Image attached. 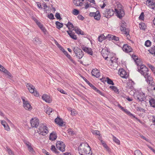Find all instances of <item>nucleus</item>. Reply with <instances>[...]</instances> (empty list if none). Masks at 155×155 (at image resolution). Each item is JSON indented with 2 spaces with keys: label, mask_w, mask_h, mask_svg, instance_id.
<instances>
[{
  "label": "nucleus",
  "mask_w": 155,
  "mask_h": 155,
  "mask_svg": "<svg viewBox=\"0 0 155 155\" xmlns=\"http://www.w3.org/2000/svg\"><path fill=\"white\" fill-rule=\"evenodd\" d=\"M79 153L81 155H92V151L88 144L86 143L81 144L78 147Z\"/></svg>",
  "instance_id": "1"
},
{
  "label": "nucleus",
  "mask_w": 155,
  "mask_h": 155,
  "mask_svg": "<svg viewBox=\"0 0 155 155\" xmlns=\"http://www.w3.org/2000/svg\"><path fill=\"white\" fill-rule=\"evenodd\" d=\"M138 71L141 74L143 75L144 77H146V76L149 74L148 68L144 65H142L140 67V69L138 68Z\"/></svg>",
  "instance_id": "2"
},
{
  "label": "nucleus",
  "mask_w": 155,
  "mask_h": 155,
  "mask_svg": "<svg viewBox=\"0 0 155 155\" xmlns=\"http://www.w3.org/2000/svg\"><path fill=\"white\" fill-rule=\"evenodd\" d=\"M73 49L77 58L80 59L83 57L84 56V53L81 49L76 47H73Z\"/></svg>",
  "instance_id": "3"
},
{
  "label": "nucleus",
  "mask_w": 155,
  "mask_h": 155,
  "mask_svg": "<svg viewBox=\"0 0 155 155\" xmlns=\"http://www.w3.org/2000/svg\"><path fill=\"white\" fill-rule=\"evenodd\" d=\"M134 97L135 99L139 101H143L146 99L145 94L140 92H136L134 94Z\"/></svg>",
  "instance_id": "4"
},
{
  "label": "nucleus",
  "mask_w": 155,
  "mask_h": 155,
  "mask_svg": "<svg viewBox=\"0 0 155 155\" xmlns=\"http://www.w3.org/2000/svg\"><path fill=\"white\" fill-rule=\"evenodd\" d=\"M26 86L30 93L33 94L35 96L38 97L39 96V93L35 90V87L29 83H27Z\"/></svg>",
  "instance_id": "5"
},
{
  "label": "nucleus",
  "mask_w": 155,
  "mask_h": 155,
  "mask_svg": "<svg viewBox=\"0 0 155 155\" xmlns=\"http://www.w3.org/2000/svg\"><path fill=\"white\" fill-rule=\"evenodd\" d=\"M120 29L121 31L127 35V38L128 39V37L130 38L129 35V30L127 28H126V23L125 22H124L121 24L120 25Z\"/></svg>",
  "instance_id": "6"
},
{
  "label": "nucleus",
  "mask_w": 155,
  "mask_h": 155,
  "mask_svg": "<svg viewBox=\"0 0 155 155\" xmlns=\"http://www.w3.org/2000/svg\"><path fill=\"white\" fill-rule=\"evenodd\" d=\"M39 134L43 136L45 135L48 132L47 127L43 124L39 127Z\"/></svg>",
  "instance_id": "7"
},
{
  "label": "nucleus",
  "mask_w": 155,
  "mask_h": 155,
  "mask_svg": "<svg viewBox=\"0 0 155 155\" xmlns=\"http://www.w3.org/2000/svg\"><path fill=\"white\" fill-rule=\"evenodd\" d=\"M114 11L113 9H106L104 12L103 14L104 16L106 18H108L114 15Z\"/></svg>",
  "instance_id": "8"
},
{
  "label": "nucleus",
  "mask_w": 155,
  "mask_h": 155,
  "mask_svg": "<svg viewBox=\"0 0 155 155\" xmlns=\"http://www.w3.org/2000/svg\"><path fill=\"white\" fill-rule=\"evenodd\" d=\"M56 146L57 148L61 151L63 152L65 151V145L64 142L60 141L57 142Z\"/></svg>",
  "instance_id": "9"
},
{
  "label": "nucleus",
  "mask_w": 155,
  "mask_h": 155,
  "mask_svg": "<svg viewBox=\"0 0 155 155\" xmlns=\"http://www.w3.org/2000/svg\"><path fill=\"white\" fill-rule=\"evenodd\" d=\"M30 123L32 127H37L39 124V121L38 119L32 118L30 120Z\"/></svg>",
  "instance_id": "10"
},
{
  "label": "nucleus",
  "mask_w": 155,
  "mask_h": 155,
  "mask_svg": "<svg viewBox=\"0 0 155 155\" xmlns=\"http://www.w3.org/2000/svg\"><path fill=\"white\" fill-rule=\"evenodd\" d=\"M115 12H116L117 16L120 18H121L125 15V13L124 10L122 8L120 9L119 10L116 8H115Z\"/></svg>",
  "instance_id": "11"
},
{
  "label": "nucleus",
  "mask_w": 155,
  "mask_h": 155,
  "mask_svg": "<svg viewBox=\"0 0 155 155\" xmlns=\"http://www.w3.org/2000/svg\"><path fill=\"white\" fill-rule=\"evenodd\" d=\"M118 74L120 75L124 78H127L128 75L126 71L123 68L120 69L118 71Z\"/></svg>",
  "instance_id": "12"
},
{
  "label": "nucleus",
  "mask_w": 155,
  "mask_h": 155,
  "mask_svg": "<svg viewBox=\"0 0 155 155\" xmlns=\"http://www.w3.org/2000/svg\"><path fill=\"white\" fill-rule=\"evenodd\" d=\"M148 84L152 86H154L155 83L153 81V78L151 76L150 74L144 77Z\"/></svg>",
  "instance_id": "13"
},
{
  "label": "nucleus",
  "mask_w": 155,
  "mask_h": 155,
  "mask_svg": "<svg viewBox=\"0 0 155 155\" xmlns=\"http://www.w3.org/2000/svg\"><path fill=\"white\" fill-rule=\"evenodd\" d=\"M81 48L84 52L87 53L88 54L91 55H93V51L91 48L87 47L84 45L81 46Z\"/></svg>",
  "instance_id": "14"
},
{
  "label": "nucleus",
  "mask_w": 155,
  "mask_h": 155,
  "mask_svg": "<svg viewBox=\"0 0 155 155\" xmlns=\"http://www.w3.org/2000/svg\"><path fill=\"white\" fill-rule=\"evenodd\" d=\"M146 4L149 8L152 9H154L155 8V2L154 0H147Z\"/></svg>",
  "instance_id": "15"
},
{
  "label": "nucleus",
  "mask_w": 155,
  "mask_h": 155,
  "mask_svg": "<svg viewBox=\"0 0 155 155\" xmlns=\"http://www.w3.org/2000/svg\"><path fill=\"white\" fill-rule=\"evenodd\" d=\"M110 51L108 50H107L106 49H103L101 52V54L104 58L105 60H107L109 57L108 56L110 54Z\"/></svg>",
  "instance_id": "16"
},
{
  "label": "nucleus",
  "mask_w": 155,
  "mask_h": 155,
  "mask_svg": "<svg viewBox=\"0 0 155 155\" xmlns=\"http://www.w3.org/2000/svg\"><path fill=\"white\" fill-rule=\"evenodd\" d=\"M122 49L124 51L127 53L131 52L132 50V48L131 47L128 46L127 44L124 45Z\"/></svg>",
  "instance_id": "17"
},
{
  "label": "nucleus",
  "mask_w": 155,
  "mask_h": 155,
  "mask_svg": "<svg viewBox=\"0 0 155 155\" xmlns=\"http://www.w3.org/2000/svg\"><path fill=\"white\" fill-rule=\"evenodd\" d=\"M91 73L92 75L95 76L96 78H98L100 75V73L99 70L97 69H93Z\"/></svg>",
  "instance_id": "18"
},
{
  "label": "nucleus",
  "mask_w": 155,
  "mask_h": 155,
  "mask_svg": "<svg viewBox=\"0 0 155 155\" xmlns=\"http://www.w3.org/2000/svg\"><path fill=\"white\" fill-rule=\"evenodd\" d=\"M42 98L46 102L48 103H50L51 101L50 96L47 94H43L42 97Z\"/></svg>",
  "instance_id": "19"
},
{
  "label": "nucleus",
  "mask_w": 155,
  "mask_h": 155,
  "mask_svg": "<svg viewBox=\"0 0 155 155\" xmlns=\"http://www.w3.org/2000/svg\"><path fill=\"white\" fill-rule=\"evenodd\" d=\"M55 123L59 125L60 126H62L64 124V122L62 119L58 117H57L55 119Z\"/></svg>",
  "instance_id": "20"
},
{
  "label": "nucleus",
  "mask_w": 155,
  "mask_h": 155,
  "mask_svg": "<svg viewBox=\"0 0 155 155\" xmlns=\"http://www.w3.org/2000/svg\"><path fill=\"white\" fill-rule=\"evenodd\" d=\"M106 38H108L110 40H114L116 41H117L119 40V38L118 37L110 35H108L107 36Z\"/></svg>",
  "instance_id": "21"
},
{
  "label": "nucleus",
  "mask_w": 155,
  "mask_h": 155,
  "mask_svg": "<svg viewBox=\"0 0 155 155\" xmlns=\"http://www.w3.org/2000/svg\"><path fill=\"white\" fill-rule=\"evenodd\" d=\"M101 81L103 82L107 81V83L109 84H111L112 85H114V84L113 81L107 77L106 78V79L105 80H104L103 78L101 79Z\"/></svg>",
  "instance_id": "22"
},
{
  "label": "nucleus",
  "mask_w": 155,
  "mask_h": 155,
  "mask_svg": "<svg viewBox=\"0 0 155 155\" xmlns=\"http://www.w3.org/2000/svg\"><path fill=\"white\" fill-rule=\"evenodd\" d=\"M57 138V134L55 132H53L50 134L49 139L52 141L55 140Z\"/></svg>",
  "instance_id": "23"
},
{
  "label": "nucleus",
  "mask_w": 155,
  "mask_h": 155,
  "mask_svg": "<svg viewBox=\"0 0 155 155\" xmlns=\"http://www.w3.org/2000/svg\"><path fill=\"white\" fill-rule=\"evenodd\" d=\"M67 32L72 39L75 40L77 39V36L75 35L74 32H73L71 31H67Z\"/></svg>",
  "instance_id": "24"
},
{
  "label": "nucleus",
  "mask_w": 155,
  "mask_h": 155,
  "mask_svg": "<svg viewBox=\"0 0 155 155\" xmlns=\"http://www.w3.org/2000/svg\"><path fill=\"white\" fill-rule=\"evenodd\" d=\"M84 0H73V3L76 6H81Z\"/></svg>",
  "instance_id": "25"
},
{
  "label": "nucleus",
  "mask_w": 155,
  "mask_h": 155,
  "mask_svg": "<svg viewBox=\"0 0 155 155\" xmlns=\"http://www.w3.org/2000/svg\"><path fill=\"white\" fill-rule=\"evenodd\" d=\"M23 107L25 108L28 110H31L32 109V107L31 106L30 104L28 102V101L23 104Z\"/></svg>",
  "instance_id": "26"
},
{
  "label": "nucleus",
  "mask_w": 155,
  "mask_h": 155,
  "mask_svg": "<svg viewBox=\"0 0 155 155\" xmlns=\"http://www.w3.org/2000/svg\"><path fill=\"white\" fill-rule=\"evenodd\" d=\"M95 15H94V18L97 20H99L101 18V15L100 12L99 11H97V12H95Z\"/></svg>",
  "instance_id": "27"
},
{
  "label": "nucleus",
  "mask_w": 155,
  "mask_h": 155,
  "mask_svg": "<svg viewBox=\"0 0 155 155\" xmlns=\"http://www.w3.org/2000/svg\"><path fill=\"white\" fill-rule=\"evenodd\" d=\"M55 25L56 28L59 29L63 27V24L62 23H60L58 21L56 22Z\"/></svg>",
  "instance_id": "28"
},
{
  "label": "nucleus",
  "mask_w": 155,
  "mask_h": 155,
  "mask_svg": "<svg viewBox=\"0 0 155 155\" xmlns=\"http://www.w3.org/2000/svg\"><path fill=\"white\" fill-rule=\"evenodd\" d=\"M51 150L57 154H58L60 153L58 151L57 149L55 148V146L54 145H51Z\"/></svg>",
  "instance_id": "29"
},
{
  "label": "nucleus",
  "mask_w": 155,
  "mask_h": 155,
  "mask_svg": "<svg viewBox=\"0 0 155 155\" xmlns=\"http://www.w3.org/2000/svg\"><path fill=\"white\" fill-rule=\"evenodd\" d=\"M149 101L150 105L153 107H155V99L152 98Z\"/></svg>",
  "instance_id": "30"
},
{
  "label": "nucleus",
  "mask_w": 155,
  "mask_h": 155,
  "mask_svg": "<svg viewBox=\"0 0 155 155\" xmlns=\"http://www.w3.org/2000/svg\"><path fill=\"white\" fill-rule=\"evenodd\" d=\"M139 27L140 29L145 30L146 28V25L145 24L142 22L139 24Z\"/></svg>",
  "instance_id": "31"
},
{
  "label": "nucleus",
  "mask_w": 155,
  "mask_h": 155,
  "mask_svg": "<svg viewBox=\"0 0 155 155\" xmlns=\"http://www.w3.org/2000/svg\"><path fill=\"white\" fill-rule=\"evenodd\" d=\"M110 88L116 93L117 94L119 93V90L116 87L113 86H110Z\"/></svg>",
  "instance_id": "32"
},
{
  "label": "nucleus",
  "mask_w": 155,
  "mask_h": 155,
  "mask_svg": "<svg viewBox=\"0 0 155 155\" xmlns=\"http://www.w3.org/2000/svg\"><path fill=\"white\" fill-rule=\"evenodd\" d=\"M0 71L3 72L5 74L7 75L9 71H8L3 66H2L1 65H0Z\"/></svg>",
  "instance_id": "33"
},
{
  "label": "nucleus",
  "mask_w": 155,
  "mask_h": 155,
  "mask_svg": "<svg viewBox=\"0 0 155 155\" xmlns=\"http://www.w3.org/2000/svg\"><path fill=\"white\" fill-rule=\"evenodd\" d=\"M65 25H66V27L68 28V29L69 30L71 28H73L74 29V28L73 24L71 23L70 22H68V24H65Z\"/></svg>",
  "instance_id": "34"
},
{
  "label": "nucleus",
  "mask_w": 155,
  "mask_h": 155,
  "mask_svg": "<svg viewBox=\"0 0 155 155\" xmlns=\"http://www.w3.org/2000/svg\"><path fill=\"white\" fill-rule=\"evenodd\" d=\"M67 131L68 133L71 136H74V135H76L75 133L74 132V131H73L72 130V129L71 128L68 129V130H67Z\"/></svg>",
  "instance_id": "35"
},
{
  "label": "nucleus",
  "mask_w": 155,
  "mask_h": 155,
  "mask_svg": "<svg viewBox=\"0 0 155 155\" xmlns=\"http://www.w3.org/2000/svg\"><path fill=\"white\" fill-rule=\"evenodd\" d=\"M133 59H134L135 60V61L136 64L137 66H140L141 65V63L140 61H139V60L138 58H136V60L135 58H134V57H133Z\"/></svg>",
  "instance_id": "36"
},
{
  "label": "nucleus",
  "mask_w": 155,
  "mask_h": 155,
  "mask_svg": "<svg viewBox=\"0 0 155 155\" xmlns=\"http://www.w3.org/2000/svg\"><path fill=\"white\" fill-rule=\"evenodd\" d=\"M6 150L9 155H14V152L8 147H6Z\"/></svg>",
  "instance_id": "37"
},
{
  "label": "nucleus",
  "mask_w": 155,
  "mask_h": 155,
  "mask_svg": "<svg viewBox=\"0 0 155 155\" xmlns=\"http://www.w3.org/2000/svg\"><path fill=\"white\" fill-rule=\"evenodd\" d=\"M75 31L76 33L77 34L79 35L80 34H81V30L78 28L77 27H75L73 29Z\"/></svg>",
  "instance_id": "38"
},
{
  "label": "nucleus",
  "mask_w": 155,
  "mask_h": 155,
  "mask_svg": "<svg viewBox=\"0 0 155 155\" xmlns=\"http://www.w3.org/2000/svg\"><path fill=\"white\" fill-rule=\"evenodd\" d=\"M113 137V141L117 144H120V141L115 136L111 134Z\"/></svg>",
  "instance_id": "39"
},
{
  "label": "nucleus",
  "mask_w": 155,
  "mask_h": 155,
  "mask_svg": "<svg viewBox=\"0 0 155 155\" xmlns=\"http://www.w3.org/2000/svg\"><path fill=\"white\" fill-rule=\"evenodd\" d=\"M33 41L36 44H40L41 43V41L38 38H35L33 39Z\"/></svg>",
  "instance_id": "40"
},
{
  "label": "nucleus",
  "mask_w": 155,
  "mask_h": 155,
  "mask_svg": "<svg viewBox=\"0 0 155 155\" xmlns=\"http://www.w3.org/2000/svg\"><path fill=\"white\" fill-rule=\"evenodd\" d=\"M149 51L152 54H155V46H152L149 50Z\"/></svg>",
  "instance_id": "41"
},
{
  "label": "nucleus",
  "mask_w": 155,
  "mask_h": 155,
  "mask_svg": "<svg viewBox=\"0 0 155 155\" xmlns=\"http://www.w3.org/2000/svg\"><path fill=\"white\" fill-rule=\"evenodd\" d=\"M66 57L68 58L70 61L73 63L74 64H76L75 62L72 59L70 55L68 54L66 55Z\"/></svg>",
  "instance_id": "42"
},
{
  "label": "nucleus",
  "mask_w": 155,
  "mask_h": 155,
  "mask_svg": "<svg viewBox=\"0 0 155 155\" xmlns=\"http://www.w3.org/2000/svg\"><path fill=\"white\" fill-rule=\"evenodd\" d=\"M72 13L74 15H77L79 13V11L77 9H74Z\"/></svg>",
  "instance_id": "43"
},
{
  "label": "nucleus",
  "mask_w": 155,
  "mask_h": 155,
  "mask_svg": "<svg viewBox=\"0 0 155 155\" xmlns=\"http://www.w3.org/2000/svg\"><path fill=\"white\" fill-rule=\"evenodd\" d=\"M103 36L101 35L98 37V39L100 42H101L104 39H105L106 38V37H103Z\"/></svg>",
  "instance_id": "44"
},
{
  "label": "nucleus",
  "mask_w": 155,
  "mask_h": 155,
  "mask_svg": "<svg viewBox=\"0 0 155 155\" xmlns=\"http://www.w3.org/2000/svg\"><path fill=\"white\" fill-rule=\"evenodd\" d=\"M144 15L143 12H142L139 17L140 20H143L144 19Z\"/></svg>",
  "instance_id": "45"
},
{
  "label": "nucleus",
  "mask_w": 155,
  "mask_h": 155,
  "mask_svg": "<svg viewBox=\"0 0 155 155\" xmlns=\"http://www.w3.org/2000/svg\"><path fill=\"white\" fill-rule=\"evenodd\" d=\"M151 44V42L150 41L147 40L146 41L145 43V45L147 47H149L150 46Z\"/></svg>",
  "instance_id": "46"
},
{
  "label": "nucleus",
  "mask_w": 155,
  "mask_h": 155,
  "mask_svg": "<svg viewBox=\"0 0 155 155\" xmlns=\"http://www.w3.org/2000/svg\"><path fill=\"white\" fill-rule=\"evenodd\" d=\"M134 154L135 155H142V153L139 150H136L134 151Z\"/></svg>",
  "instance_id": "47"
},
{
  "label": "nucleus",
  "mask_w": 155,
  "mask_h": 155,
  "mask_svg": "<svg viewBox=\"0 0 155 155\" xmlns=\"http://www.w3.org/2000/svg\"><path fill=\"white\" fill-rule=\"evenodd\" d=\"M48 18L51 19H54V15L52 13H50L48 15Z\"/></svg>",
  "instance_id": "48"
},
{
  "label": "nucleus",
  "mask_w": 155,
  "mask_h": 155,
  "mask_svg": "<svg viewBox=\"0 0 155 155\" xmlns=\"http://www.w3.org/2000/svg\"><path fill=\"white\" fill-rule=\"evenodd\" d=\"M3 126L4 127L5 130L8 131L10 130V127L7 124H4V125H3Z\"/></svg>",
  "instance_id": "49"
},
{
  "label": "nucleus",
  "mask_w": 155,
  "mask_h": 155,
  "mask_svg": "<svg viewBox=\"0 0 155 155\" xmlns=\"http://www.w3.org/2000/svg\"><path fill=\"white\" fill-rule=\"evenodd\" d=\"M68 110L70 111L71 112V115H75V114H77V113L76 111H74V113H73V110L71 108H69L68 109Z\"/></svg>",
  "instance_id": "50"
},
{
  "label": "nucleus",
  "mask_w": 155,
  "mask_h": 155,
  "mask_svg": "<svg viewBox=\"0 0 155 155\" xmlns=\"http://www.w3.org/2000/svg\"><path fill=\"white\" fill-rule=\"evenodd\" d=\"M55 16L57 19L61 20L62 19L61 17L60 14L58 12L56 13Z\"/></svg>",
  "instance_id": "51"
},
{
  "label": "nucleus",
  "mask_w": 155,
  "mask_h": 155,
  "mask_svg": "<svg viewBox=\"0 0 155 155\" xmlns=\"http://www.w3.org/2000/svg\"><path fill=\"white\" fill-rule=\"evenodd\" d=\"M92 133L94 134H95L96 135H100V131L97 130L93 131V132H92Z\"/></svg>",
  "instance_id": "52"
},
{
  "label": "nucleus",
  "mask_w": 155,
  "mask_h": 155,
  "mask_svg": "<svg viewBox=\"0 0 155 155\" xmlns=\"http://www.w3.org/2000/svg\"><path fill=\"white\" fill-rule=\"evenodd\" d=\"M102 145H103V147L107 150V151H110V148L107 146L106 143H103Z\"/></svg>",
  "instance_id": "53"
},
{
  "label": "nucleus",
  "mask_w": 155,
  "mask_h": 155,
  "mask_svg": "<svg viewBox=\"0 0 155 155\" xmlns=\"http://www.w3.org/2000/svg\"><path fill=\"white\" fill-rule=\"evenodd\" d=\"M52 111V109L51 108H48L47 110L46 113L47 114L49 115L50 113Z\"/></svg>",
  "instance_id": "54"
},
{
  "label": "nucleus",
  "mask_w": 155,
  "mask_h": 155,
  "mask_svg": "<svg viewBox=\"0 0 155 155\" xmlns=\"http://www.w3.org/2000/svg\"><path fill=\"white\" fill-rule=\"evenodd\" d=\"M58 91L61 92V93L64 94H67V93L66 91H65L64 90L62 89H61L60 88H58Z\"/></svg>",
  "instance_id": "55"
},
{
  "label": "nucleus",
  "mask_w": 155,
  "mask_h": 155,
  "mask_svg": "<svg viewBox=\"0 0 155 155\" xmlns=\"http://www.w3.org/2000/svg\"><path fill=\"white\" fill-rule=\"evenodd\" d=\"M77 18L81 20H83L84 19V17L81 15H78Z\"/></svg>",
  "instance_id": "56"
},
{
  "label": "nucleus",
  "mask_w": 155,
  "mask_h": 155,
  "mask_svg": "<svg viewBox=\"0 0 155 155\" xmlns=\"http://www.w3.org/2000/svg\"><path fill=\"white\" fill-rule=\"evenodd\" d=\"M137 111L139 110L140 111H142L143 112L144 111V110L141 107H138L137 108Z\"/></svg>",
  "instance_id": "57"
},
{
  "label": "nucleus",
  "mask_w": 155,
  "mask_h": 155,
  "mask_svg": "<svg viewBox=\"0 0 155 155\" xmlns=\"http://www.w3.org/2000/svg\"><path fill=\"white\" fill-rule=\"evenodd\" d=\"M40 29L45 33V34H46V30L45 28L43 26L40 28Z\"/></svg>",
  "instance_id": "58"
},
{
  "label": "nucleus",
  "mask_w": 155,
  "mask_h": 155,
  "mask_svg": "<svg viewBox=\"0 0 155 155\" xmlns=\"http://www.w3.org/2000/svg\"><path fill=\"white\" fill-rule=\"evenodd\" d=\"M28 148L30 152H33L34 151V149L31 146V145L28 147Z\"/></svg>",
  "instance_id": "59"
},
{
  "label": "nucleus",
  "mask_w": 155,
  "mask_h": 155,
  "mask_svg": "<svg viewBox=\"0 0 155 155\" xmlns=\"http://www.w3.org/2000/svg\"><path fill=\"white\" fill-rule=\"evenodd\" d=\"M89 86L92 88V89H94L95 87L92 84L90 83L89 82L87 84Z\"/></svg>",
  "instance_id": "60"
},
{
  "label": "nucleus",
  "mask_w": 155,
  "mask_h": 155,
  "mask_svg": "<svg viewBox=\"0 0 155 155\" xmlns=\"http://www.w3.org/2000/svg\"><path fill=\"white\" fill-rule=\"evenodd\" d=\"M24 143H25V144H26V145L28 147L31 145V143L28 141H25L24 142Z\"/></svg>",
  "instance_id": "61"
},
{
  "label": "nucleus",
  "mask_w": 155,
  "mask_h": 155,
  "mask_svg": "<svg viewBox=\"0 0 155 155\" xmlns=\"http://www.w3.org/2000/svg\"><path fill=\"white\" fill-rule=\"evenodd\" d=\"M122 110L125 113H126L128 115H129V112H130V111H128L126 109L124 108Z\"/></svg>",
  "instance_id": "62"
},
{
  "label": "nucleus",
  "mask_w": 155,
  "mask_h": 155,
  "mask_svg": "<svg viewBox=\"0 0 155 155\" xmlns=\"http://www.w3.org/2000/svg\"><path fill=\"white\" fill-rule=\"evenodd\" d=\"M95 15V12H91L89 14V15L90 16H94V15Z\"/></svg>",
  "instance_id": "63"
},
{
  "label": "nucleus",
  "mask_w": 155,
  "mask_h": 155,
  "mask_svg": "<svg viewBox=\"0 0 155 155\" xmlns=\"http://www.w3.org/2000/svg\"><path fill=\"white\" fill-rule=\"evenodd\" d=\"M36 24L38 25V27L40 28L41 27H42L43 26L40 22L38 21V22H37Z\"/></svg>",
  "instance_id": "64"
}]
</instances>
